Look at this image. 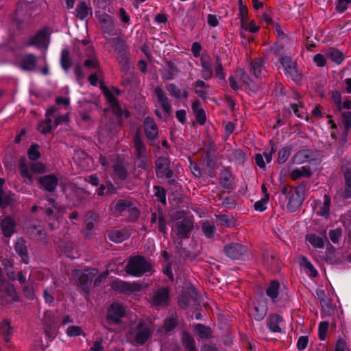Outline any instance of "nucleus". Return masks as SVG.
Instances as JSON below:
<instances>
[{
    "label": "nucleus",
    "mask_w": 351,
    "mask_h": 351,
    "mask_svg": "<svg viewBox=\"0 0 351 351\" xmlns=\"http://www.w3.org/2000/svg\"><path fill=\"white\" fill-rule=\"evenodd\" d=\"M125 270L127 274L133 276L140 277L152 270V265L143 256L132 257L128 262Z\"/></svg>",
    "instance_id": "nucleus-1"
},
{
    "label": "nucleus",
    "mask_w": 351,
    "mask_h": 351,
    "mask_svg": "<svg viewBox=\"0 0 351 351\" xmlns=\"http://www.w3.org/2000/svg\"><path fill=\"white\" fill-rule=\"evenodd\" d=\"M154 332L151 323L141 320L130 333L136 344L143 346L152 337Z\"/></svg>",
    "instance_id": "nucleus-2"
},
{
    "label": "nucleus",
    "mask_w": 351,
    "mask_h": 351,
    "mask_svg": "<svg viewBox=\"0 0 351 351\" xmlns=\"http://www.w3.org/2000/svg\"><path fill=\"white\" fill-rule=\"evenodd\" d=\"M308 182L303 181L298 184L293 193L289 196H287L288 203L287 208L290 212H295L302 206L304 201L305 191Z\"/></svg>",
    "instance_id": "nucleus-3"
},
{
    "label": "nucleus",
    "mask_w": 351,
    "mask_h": 351,
    "mask_svg": "<svg viewBox=\"0 0 351 351\" xmlns=\"http://www.w3.org/2000/svg\"><path fill=\"white\" fill-rule=\"evenodd\" d=\"M97 274V269L94 268L73 271V276L76 284L86 293H90L93 280Z\"/></svg>",
    "instance_id": "nucleus-4"
},
{
    "label": "nucleus",
    "mask_w": 351,
    "mask_h": 351,
    "mask_svg": "<svg viewBox=\"0 0 351 351\" xmlns=\"http://www.w3.org/2000/svg\"><path fill=\"white\" fill-rule=\"evenodd\" d=\"M279 62L285 71V74L290 76L291 80L299 84L302 80V75L297 68V63L293 61L289 56H283L279 58Z\"/></svg>",
    "instance_id": "nucleus-5"
},
{
    "label": "nucleus",
    "mask_w": 351,
    "mask_h": 351,
    "mask_svg": "<svg viewBox=\"0 0 351 351\" xmlns=\"http://www.w3.org/2000/svg\"><path fill=\"white\" fill-rule=\"evenodd\" d=\"M225 254L232 258L237 260H245L248 257L247 247L239 243H231L224 246Z\"/></svg>",
    "instance_id": "nucleus-6"
},
{
    "label": "nucleus",
    "mask_w": 351,
    "mask_h": 351,
    "mask_svg": "<svg viewBox=\"0 0 351 351\" xmlns=\"http://www.w3.org/2000/svg\"><path fill=\"white\" fill-rule=\"evenodd\" d=\"M268 311L267 302L265 298L254 302L253 306L248 308V315L252 319L261 322L264 319Z\"/></svg>",
    "instance_id": "nucleus-7"
},
{
    "label": "nucleus",
    "mask_w": 351,
    "mask_h": 351,
    "mask_svg": "<svg viewBox=\"0 0 351 351\" xmlns=\"http://www.w3.org/2000/svg\"><path fill=\"white\" fill-rule=\"evenodd\" d=\"M194 221L191 217H184L181 221L176 223V235L178 239H188L191 232L193 230Z\"/></svg>",
    "instance_id": "nucleus-8"
},
{
    "label": "nucleus",
    "mask_w": 351,
    "mask_h": 351,
    "mask_svg": "<svg viewBox=\"0 0 351 351\" xmlns=\"http://www.w3.org/2000/svg\"><path fill=\"white\" fill-rule=\"evenodd\" d=\"M9 297L12 302H19V297L13 285L6 280L0 282V304H7L10 301L7 298Z\"/></svg>",
    "instance_id": "nucleus-9"
},
{
    "label": "nucleus",
    "mask_w": 351,
    "mask_h": 351,
    "mask_svg": "<svg viewBox=\"0 0 351 351\" xmlns=\"http://www.w3.org/2000/svg\"><path fill=\"white\" fill-rule=\"evenodd\" d=\"M155 165L156 175L158 178L165 177L169 179L173 177V171L170 168L171 162L168 158L158 157L155 161Z\"/></svg>",
    "instance_id": "nucleus-10"
},
{
    "label": "nucleus",
    "mask_w": 351,
    "mask_h": 351,
    "mask_svg": "<svg viewBox=\"0 0 351 351\" xmlns=\"http://www.w3.org/2000/svg\"><path fill=\"white\" fill-rule=\"evenodd\" d=\"M125 316L124 306L117 302H113L107 310L106 319L111 323L120 324L121 319Z\"/></svg>",
    "instance_id": "nucleus-11"
},
{
    "label": "nucleus",
    "mask_w": 351,
    "mask_h": 351,
    "mask_svg": "<svg viewBox=\"0 0 351 351\" xmlns=\"http://www.w3.org/2000/svg\"><path fill=\"white\" fill-rule=\"evenodd\" d=\"M38 183L40 189L53 193L58 184V178L53 173L44 175L38 178Z\"/></svg>",
    "instance_id": "nucleus-12"
},
{
    "label": "nucleus",
    "mask_w": 351,
    "mask_h": 351,
    "mask_svg": "<svg viewBox=\"0 0 351 351\" xmlns=\"http://www.w3.org/2000/svg\"><path fill=\"white\" fill-rule=\"evenodd\" d=\"M27 232L30 238L35 241H43L46 239V232L41 228L40 222L36 219L28 221L27 224Z\"/></svg>",
    "instance_id": "nucleus-13"
},
{
    "label": "nucleus",
    "mask_w": 351,
    "mask_h": 351,
    "mask_svg": "<svg viewBox=\"0 0 351 351\" xmlns=\"http://www.w3.org/2000/svg\"><path fill=\"white\" fill-rule=\"evenodd\" d=\"M143 126L145 136L150 141V145H154L153 141L158 137V127L156 123L153 118L147 117L143 121Z\"/></svg>",
    "instance_id": "nucleus-14"
},
{
    "label": "nucleus",
    "mask_w": 351,
    "mask_h": 351,
    "mask_svg": "<svg viewBox=\"0 0 351 351\" xmlns=\"http://www.w3.org/2000/svg\"><path fill=\"white\" fill-rule=\"evenodd\" d=\"M218 180L223 189L228 191L234 189V176L229 167H224L220 171Z\"/></svg>",
    "instance_id": "nucleus-15"
},
{
    "label": "nucleus",
    "mask_w": 351,
    "mask_h": 351,
    "mask_svg": "<svg viewBox=\"0 0 351 351\" xmlns=\"http://www.w3.org/2000/svg\"><path fill=\"white\" fill-rule=\"evenodd\" d=\"M38 58L33 53L23 55L19 62V67L25 71L32 72L36 69Z\"/></svg>",
    "instance_id": "nucleus-16"
},
{
    "label": "nucleus",
    "mask_w": 351,
    "mask_h": 351,
    "mask_svg": "<svg viewBox=\"0 0 351 351\" xmlns=\"http://www.w3.org/2000/svg\"><path fill=\"white\" fill-rule=\"evenodd\" d=\"M47 28L44 27L38 30L34 36L31 37L27 43V46H34L42 48L46 45L47 38Z\"/></svg>",
    "instance_id": "nucleus-17"
},
{
    "label": "nucleus",
    "mask_w": 351,
    "mask_h": 351,
    "mask_svg": "<svg viewBox=\"0 0 351 351\" xmlns=\"http://www.w3.org/2000/svg\"><path fill=\"white\" fill-rule=\"evenodd\" d=\"M169 300V290L167 287L158 289L152 297V304L156 306H167Z\"/></svg>",
    "instance_id": "nucleus-18"
},
{
    "label": "nucleus",
    "mask_w": 351,
    "mask_h": 351,
    "mask_svg": "<svg viewBox=\"0 0 351 351\" xmlns=\"http://www.w3.org/2000/svg\"><path fill=\"white\" fill-rule=\"evenodd\" d=\"M154 94L156 96L158 103L166 113L167 117H169L171 114L172 108L169 104V98L166 96L162 88L157 86L154 90Z\"/></svg>",
    "instance_id": "nucleus-19"
},
{
    "label": "nucleus",
    "mask_w": 351,
    "mask_h": 351,
    "mask_svg": "<svg viewBox=\"0 0 351 351\" xmlns=\"http://www.w3.org/2000/svg\"><path fill=\"white\" fill-rule=\"evenodd\" d=\"M101 29L104 34L110 35L114 29V19L106 13L101 14L98 17Z\"/></svg>",
    "instance_id": "nucleus-20"
},
{
    "label": "nucleus",
    "mask_w": 351,
    "mask_h": 351,
    "mask_svg": "<svg viewBox=\"0 0 351 351\" xmlns=\"http://www.w3.org/2000/svg\"><path fill=\"white\" fill-rule=\"evenodd\" d=\"M107 103L110 104L112 113L116 116L118 121L122 120V108L119 104V100L114 94L110 91L104 95Z\"/></svg>",
    "instance_id": "nucleus-21"
},
{
    "label": "nucleus",
    "mask_w": 351,
    "mask_h": 351,
    "mask_svg": "<svg viewBox=\"0 0 351 351\" xmlns=\"http://www.w3.org/2000/svg\"><path fill=\"white\" fill-rule=\"evenodd\" d=\"M2 234L5 237H10L16 231V221L10 215L5 216L0 223Z\"/></svg>",
    "instance_id": "nucleus-22"
},
{
    "label": "nucleus",
    "mask_w": 351,
    "mask_h": 351,
    "mask_svg": "<svg viewBox=\"0 0 351 351\" xmlns=\"http://www.w3.org/2000/svg\"><path fill=\"white\" fill-rule=\"evenodd\" d=\"M283 321V318L278 313H271L266 319V325L269 330L273 332L280 333L282 329L280 324Z\"/></svg>",
    "instance_id": "nucleus-23"
},
{
    "label": "nucleus",
    "mask_w": 351,
    "mask_h": 351,
    "mask_svg": "<svg viewBox=\"0 0 351 351\" xmlns=\"http://www.w3.org/2000/svg\"><path fill=\"white\" fill-rule=\"evenodd\" d=\"M133 144L135 148V158L141 159L146 154L147 148L138 131L134 135Z\"/></svg>",
    "instance_id": "nucleus-24"
},
{
    "label": "nucleus",
    "mask_w": 351,
    "mask_h": 351,
    "mask_svg": "<svg viewBox=\"0 0 351 351\" xmlns=\"http://www.w3.org/2000/svg\"><path fill=\"white\" fill-rule=\"evenodd\" d=\"M27 242L23 237L17 238L14 247L16 253L21 258L24 263L27 264L29 263L28 250L27 246Z\"/></svg>",
    "instance_id": "nucleus-25"
},
{
    "label": "nucleus",
    "mask_w": 351,
    "mask_h": 351,
    "mask_svg": "<svg viewBox=\"0 0 351 351\" xmlns=\"http://www.w3.org/2000/svg\"><path fill=\"white\" fill-rule=\"evenodd\" d=\"M108 239L116 243H121L130 237V232L127 229L111 230L108 233Z\"/></svg>",
    "instance_id": "nucleus-26"
},
{
    "label": "nucleus",
    "mask_w": 351,
    "mask_h": 351,
    "mask_svg": "<svg viewBox=\"0 0 351 351\" xmlns=\"http://www.w3.org/2000/svg\"><path fill=\"white\" fill-rule=\"evenodd\" d=\"M112 169L115 176L121 181H124L128 176L123 160L117 158L112 165Z\"/></svg>",
    "instance_id": "nucleus-27"
},
{
    "label": "nucleus",
    "mask_w": 351,
    "mask_h": 351,
    "mask_svg": "<svg viewBox=\"0 0 351 351\" xmlns=\"http://www.w3.org/2000/svg\"><path fill=\"white\" fill-rule=\"evenodd\" d=\"M197 335L201 339H209L213 337V330L210 327L202 324H197L194 327Z\"/></svg>",
    "instance_id": "nucleus-28"
},
{
    "label": "nucleus",
    "mask_w": 351,
    "mask_h": 351,
    "mask_svg": "<svg viewBox=\"0 0 351 351\" xmlns=\"http://www.w3.org/2000/svg\"><path fill=\"white\" fill-rule=\"evenodd\" d=\"M312 156L311 149H301L296 152L291 158V162L296 164L305 162Z\"/></svg>",
    "instance_id": "nucleus-29"
},
{
    "label": "nucleus",
    "mask_w": 351,
    "mask_h": 351,
    "mask_svg": "<svg viewBox=\"0 0 351 351\" xmlns=\"http://www.w3.org/2000/svg\"><path fill=\"white\" fill-rule=\"evenodd\" d=\"M251 72L256 78H261L265 75V70L263 68V60L261 58L256 59L251 66Z\"/></svg>",
    "instance_id": "nucleus-30"
},
{
    "label": "nucleus",
    "mask_w": 351,
    "mask_h": 351,
    "mask_svg": "<svg viewBox=\"0 0 351 351\" xmlns=\"http://www.w3.org/2000/svg\"><path fill=\"white\" fill-rule=\"evenodd\" d=\"M165 64L167 69L162 78L165 80H173L174 76L179 73V69L172 61L168 60Z\"/></svg>",
    "instance_id": "nucleus-31"
},
{
    "label": "nucleus",
    "mask_w": 351,
    "mask_h": 351,
    "mask_svg": "<svg viewBox=\"0 0 351 351\" xmlns=\"http://www.w3.org/2000/svg\"><path fill=\"white\" fill-rule=\"evenodd\" d=\"M75 16L80 20H84L92 12L91 8L88 7L85 1H81L75 8Z\"/></svg>",
    "instance_id": "nucleus-32"
},
{
    "label": "nucleus",
    "mask_w": 351,
    "mask_h": 351,
    "mask_svg": "<svg viewBox=\"0 0 351 351\" xmlns=\"http://www.w3.org/2000/svg\"><path fill=\"white\" fill-rule=\"evenodd\" d=\"M111 287L114 291L120 293H128L133 291L132 287L130 283L121 280L113 281Z\"/></svg>",
    "instance_id": "nucleus-33"
},
{
    "label": "nucleus",
    "mask_w": 351,
    "mask_h": 351,
    "mask_svg": "<svg viewBox=\"0 0 351 351\" xmlns=\"http://www.w3.org/2000/svg\"><path fill=\"white\" fill-rule=\"evenodd\" d=\"M60 65L62 69L66 72H68L72 66L70 51L67 49H62L61 52Z\"/></svg>",
    "instance_id": "nucleus-34"
},
{
    "label": "nucleus",
    "mask_w": 351,
    "mask_h": 351,
    "mask_svg": "<svg viewBox=\"0 0 351 351\" xmlns=\"http://www.w3.org/2000/svg\"><path fill=\"white\" fill-rule=\"evenodd\" d=\"M328 58L332 62L339 64L344 59L343 53L337 49L330 47L327 51Z\"/></svg>",
    "instance_id": "nucleus-35"
},
{
    "label": "nucleus",
    "mask_w": 351,
    "mask_h": 351,
    "mask_svg": "<svg viewBox=\"0 0 351 351\" xmlns=\"http://www.w3.org/2000/svg\"><path fill=\"white\" fill-rule=\"evenodd\" d=\"M279 289L280 282L278 280H273L266 289L267 295L272 300L273 302H276V299L278 295Z\"/></svg>",
    "instance_id": "nucleus-36"
},
{
    "label": "nucleus",
    "mask_w": 351,
    "mask_h": 351,
    "mask_svg": "<svg viewBox=\"0 0 351 351\" xmlns=\"http://www.w3.org/2000/svg\"><path fill=\"white\" fill-rule=\"evenodd\" d=\"M19 171L21 176L23 178H26L29 182H32L33 178L32 175L29 172V168L26 163V158L25 157H21L19 160Z\"/></svg>",
    "instance_id": "nucleus-37"
},
{
    "label": "nucleus",
    "mask_w": 351,
    "mask_h": 351,
    "mask_svg": "<svg viewBox=\"0 0 351 351\" xmlns=\"http://www.w3.org/2000/svg\"><path fill=\"white\" fill-rule=\"evenodd\" d=\"M312 175L311 171L306 167H302L301 169H293L291 173V178L293 180H296L301 178H309Z\"/></svg>",
    "instance_id": "nucleus-38"
},
{
    "label": "nucleus",
    "mask_w": 351,
    "mask_h": 351,
    "mask_svg": "<svg viewBox=\"0 0 351 351\" xmlns=\"http://www.w3.org/2000/svg\"><path fill=\"white\" fill-rule=\"evenodd\" d=\"M324 204L323 206L320 207L319 210L317 211V214L319 216L324 217L326 218L328 217L330 213V197L328 195L325 194L324 195Z\"/></svg>",
    "instance_id": "nucleus-39"
},
{
    "label": "nucleus",
    "mask_w": 351,
    "mask_h": 351,
    "mask_svg": "<svg viewBox=\"0 0 351 351\" xmlns=\"http://www.w3.org/2000/svg\"><path fill=\"white\" fill-rule=\"evenodd\" d=\"M341 117L344 126L343 136L346 138L351 129V111L341 112Z\"/></svg>",
    "instance_id": "nucleus-40"
},
{
    "label": "nucleus",
    "mask_w": 351,
    "mask_h": 351,
    "mask_svg": "<svg viewBox=\"0 0 351 351\" xmlns=\"http://www.w3.org/2000/svg\"><path fill=\"white\" fill-rule=\"evenodd\" d=\"M109 41L116 52L121 53L125 51V43L123 39L119 37H115L109 39Z\"/></svg>",
    "instance_id": "nucleus-41"
},
{
    "label": "nucleus",
    "mask_w": 351,
    "mask_h": 351,
    "mask_svg": "<svg viewBox=\"0 0 351 351\" xmlns=\"http://www.w3.org/2000/svg\"><path fill=\"white\" fill-rule=\"evenodd\" d=\"M202 230L207 238L211 239L215 236V226L213 223L206 221L202 223Z\"/></svg>",
    "instance_id": "nucleus-42"
},
{
    "label": "nucleus",
    "mask_w": 351,
    "mask_h": 351,
    "mask_svg": "<svg viewBox=\"0 0 351 351\" xmlns=\"http://www.w3.org/2000/svg\"><path fill=\"white\" fill-rule=\"evenodd\" d=\"M132 205L133 204L129 200L119 199L114 206V210L116 213H121L126 209L128 210V208Z\"/></svg>",
    "instance_id": "nucleus-43"
},
{
    "label": "nucleus",
    "mask_w": 351,
    "mask_h": 351,
    "mask_svg": "<svg viewBox=\"0 0 351 351\" xmlns=\"http://www.w3.org/2000/svg\"><path fill=\"white\" fill-rule=\"evenodd\" d=\"M182 340L186 350H192L195 348V340L189 332H183Z\"/></svg>",
    "instance_id": "nucleus-44"
},
{
    "label": "nucleus",
    "mask_w": 351,
    "mask_h": 351,
    "mask_svg": "<svg viewBox=\"0 0 351 351\" xmlns=\"http://www.w3.org/2000/svg\"><path fill=\"white\" fill-rule=\"evenodd\" d=\"M178 320L176 317L171 316L165 319L164 323V330L165 332L169 333L173 331L178 326Z\"/></svg>",
    "instance_id": "nucleus-45"
},
{
    "label": "nucleus",
    "mask_w": 351,
    "mask_h": 351,
    "mask_svg": "<svg viewBox=\"0 0 351 351\" xmlns=\"http://www.w3.org/2000/svg\"><path fill=\"white\" fill-rule=\"evenodd\" d=\"M291 147L290 146L283 147L278 154L277 162L278 164L285 163L291 154Z\"/></svg>",
    "instance_id": "nucleus-46"
},
{
    "label": "nucleus",
    "mask_w": 351,
    "mask_h": 351,
    "mask_svg": "<svg viewBox=\"0 0 351 351\" xmlns=\"http://www.w3.org/2000/svg\"><path fill=\"white\" fill-rule=\"evenodd\" d=\"M154 191V195L156 197L157 200L161 202L163 205L167 203L166 200V191L160 186L155 185L153 187Z\"/></svg>",
    "instance_id": "nucleus-47"
},
{
    "label": "nucleus",
    "mask_w": 351,
    "mask_h": 351,
    "mask_svg": "<svg viewBox=\"0 0 351 351\" xmlns=\"http://www.w3.org/2000/svg\"><path fill=\"white\" fill-rule=\"evenodd\" d=\"M0 334L4 335L5 341H9V336L11 334V326L7 319H4L0 323Z\"/></svg>",
    "instance_id": "nucleus-48"
},
{
    "label": "nucleus",
    "mask_w": 351,
    "mask_h": 351,
    "mask_svg": "<svg viewBox=\"0 0 351 351\" xmlns=\"http://www.w3.org/2000/svg\"><path fill=\"white\" fill-rule=\"evenodd\" d=\"M307 241L316 248H322L324 247V241L322 237L315 234H310L306 237Z\"/></svg>",
    "instance_id": "nucleus-49"
},
{
    "label": "nucleus",
    "mask_w": 351,
    "mask_h": 351,
    "mask_svg": "<svg viewBox=\"0 0 351 351\" xmlns=\"http://www.w3.org/2000/svg\"><path fill=\"white\" fill-rule=\"evenodd\" d=\"M39 145L36 143L31 145L28 149L27 155L31 160H37L40 157V153L38 151Z\"/></svg>",
    "instance_id": "nucleus-50"
},
{
    "label": "nucleus",
    "mask_w": 351,
    "mask_h": 351,
    "mask_svg": "<svg viewBox=\"0 0 351 351\" xmlns=\"http://www.w3.org/2000/svg\"><path fill=\"white\" fill-rule=\"evenodd\" d=\"M215 71L219 80H223L225 78L226 75L223 72L222 62L219 56H216L215 57Z\"/></svg>",
    "instance_id": "nucleus-51"
},
{
    "label": "nucleus",
    "mask_w": 351,
    "mask_h": 351,
    "mask_svg": "<svg viewBox=\"0 0 351 351\" xmlns=\"http://www.w3.org/2000/svg\"><path fill=\"white\" fill-rule=\"evenodd\" d=\"M51 117H46V119L45 121H42L39 124V130H40L42 134L49 133L52 130L51 122L52 119Z\"/></svg>",
    "instance_id": "nucleus-52"
},
{
    "label": "nucleus",
    "mask_w": 351,
    "mask_h": 351,
    "mask_svg": "<svg viewBox=\"0 0 351 351\" xmlns=\"http://www.w3.org/2000/svg\"><path fill=\"white\" fill-rule=\"evenodd\" d=\"M12 201V195L5 193L3 189H0V207L6 208Z\"/></svg>",
    "instance_id": "nucleus-53"
},
{
    "label": "nucleus",
    "mask_w": 351,
    "mask_h": 351,
    "mask_svg": "<svg viewBox=\"0 0 351 351\" xmlns=\"http://www.w3.org/2000/svg\"><path fill=\"white\" fill-rule=\"evenodd\" d=\"M269 199V195H266L261 200L256 202L254 204L255 210L263 212L267 209L266 204H267Z\"/></svg>",
    "instance_id": "nucleus-54"
},
{
    "label": "nucleus",
    "mask_w": 351,
    "mask_h": 351,
    "mask_svg": "<svg viewBox=\"0 0 351 351\" xmlns=\"http://www.w3.org/2000/svg\"><path fill=\"white\" fill-rule=\"evenodd\" d=\"M158 230L166 234L167 232V222L162 210H158Z\"/></svg>",
    "instance_id": "nucleus-55"
},
{
    "label": "nucleus",
    "mask_w": 351,
    "mask_h": 351,
    "mask_svg": "<svg viewBox=\"0 0 351 351\" xmlns=\"http://www.w3.org/2000/svg\"><path fill=\"white\" fill-rule=\"evenodd\" d=\"M239 73H240L241 78L243 80V82L244 84H245L246 86H248L249 89L254 92L256 91V90L258 88L256 84H253L252 87L250 86V78L248 74L245 71V70L243 69H241L239 70Z\"/></svg>",
    "instance_id": "nucleus-56"
},
{
    "label": "nucleus",
    "mask_w": 351,
    "mask_h": 351,
    "mask_svg": "<svg viewBox=\"0 0 351 351\" xmlns=\"http://www.w3.org/2000/svg\"><path fill=\"white\" fill-rule=\"evenodd\" d=\"M167 89L169 93V95L177 99H179L181 97V91L180 88L173 83L169 84L167 86Z\"/></svg>",
    "instance_id": "nucleus-57"
},
{
    "label": "nucleus",
    "mask_w": 351,
    "mask_h": 351,
    "mask_svg": "<svg viewBox=\"0 0 351 351\" xmlns=\"http://www.w3.org/2000/svg\"><path fill=\"white\" fill-rule=\"evenodd\" d=\"M66 334L69 337H77L81 335L85 336V333L82 330L81 327L77 326H70L67 328Z\"/></svg>",
    "instance_id": "nucleus-58"
},
{
    "label": "nucleus",
    "mask_w": 351,
    "mask_h": 351,
    "mask_svg": "<svg viewBox=\"0 0 351 351\" xmlns=\"http://www.w3.org/2000/svg\"><path fill=\"white\" fill-rule=\"evenodd\" d=\"M302 265L306 268L312 277H317L318 276L317 271L315 269L311 263L305 256L302 257Z\"/></svg>",
    "instance_id": "nucleus-59"
},
{
    "label": "nucleus",
    "mask_w": 351,
    "mask_h": 351,
    "mask_svg": "<svg viewBox=\"0 0 351 351\" xmlns=\"http://www.w3.org/2000/svg\"><path fill=\"white\" fill-rule=\"evenodd\" d=\"M331 98L334 101L335 105L336 106L337 110L339 111H341V94L340 92L337 90H332L330 93Z\"/></svg>",
    "instance_id": "nucleus-60"
},
{
    "label": "nucleus",
    "mask_w": 351,
    "mask_h": 351,
    "mask_svg": "<svg viewBox=\"0 0 351 351\" xmlns=\"http://www.w3.org/2000/svg\"><path fill=\"white\" fill-rule=\"evenodd\" d=\"M342 230L341 228L330 230L328 233L330 239L334 243H337L339 242Z\"/></svg>",
    "instance_id": "nucleus-61"
},
{
    "label": "nucleus",
    "mask_w": 351,
    "mask_h": 351,
    "mask_svg": "<svg viewBox=\"0 0 351 351\" xmlns=\"http://www.w3.org/2000/svg\"><path fill=\"white\" fill-rule=\"evenodd\" d=\"M328 329V323L327 322H322L319 324L318 332L319 338L323 341L326 339V335Z\"/></svg>",
    "instance_id": "nucleus-62"
},
{
    "label": "nucleus",
    "mask_w": 351,
    "mask_h": 351,
    "mask_svg": "<svg viewBox=\"0 0 351 351\" xmlns=\"http://www.w3.org/2000/svg\"><path fill=\"white\" fill-rule=\"evenodd\" d=\"M128 212L129 221H134L139 218L140 211L137 208L133 206V205L128 208Z\"/></svg>",
    "instance_id": "nucleus-63"
},
{
    "label": "nucleus",
    "mask_w": 351,
    "mask_h": 351,
    "mask_svg": "<svg viewBox=\"0 0 351 351\" xmlns=\"http://www.w3.org/2000/svg\"><path fill=\"white\" fill-rule=\"evenodd\" d=\"M197 122L203 125L206 123V116L204 110H198L194 113Z\"/></svg>",
    "instance_id": "nucleus-64"
}]
</instances>
